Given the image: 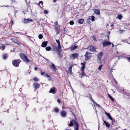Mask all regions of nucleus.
Listing matches in <instances>:
<instances>
[{"instance_id":"1","label":"nucleus","mask_w":130,"mask_h":130,"mask_svg":"<svg viewBox=\"0 0 130 130\" xmlns=\"http://www.w3.org/2000/svg\"><path fill=\"white\" fill-rule=\"evenodd\" d=\"M20 56L21 59L27 63H28L29 62V60L27 58V57L23 54L20 53Z\"/></svg>"},{"instance_id":"2","label":"nucleus","mask_w":130,"mask_h":130,"mask_svg":"<svg viewBox=\"0 0 130 130\" xmlns=\"http://www.w3.org/2000/svg\"><path fill=\"white\" fill-rule=\"evenodd\" d=\"M21 61V60L20 59L15 60H13L12 62V63L14 66L18 67V66Z\"/></svg>"},{"instance_id":"3","label":"nucleus","mask_w":130,"mask_h":130,"mask_svg":"<svg viewBox=\"0 0 130 130\" xmlns=\"http://www.w3.org/2000/svg\"><path fill=\"white\" fill-rule=\"evenodd\" d=\"M73 122L74 123V125L75 127L74 128V130H78L79 129L78 127L79 126L78 123L74 120L73 121Z\"/></svg>"},{"instance_id":"4","label":"nucleus","mask_w":130,"mask_h":130,"mask_svg":"<svg viewBox=\"0 0 130 130\" xmlns=\"http://www.w3.org/2000/svg\"><path fill=\"white\" fill-rule=\"evenodd\" d=\"M85 57V59L87 60L88 59L90 58V54L88 52H86L85 54L84 55Z\"/></svg>"},{"instance_id":"5","label":"nucleus","mask_w":130,"mask_h":130,"mask_svg":"<svg viewBox=\"0 0 130 130\" xmlns=\"http://www.w3.org/2000/svg\"><path fill=\"white\" fill-rule=\"evenodd\" d=\"M78 54L77 53H74L72 54L71 56V58L74 59L77 58L78 56Z\"/></svg>"},{"instance_id":"6","label":"nucleus","mask_w":130,"mask_h":130,"mask_svg":"<svg viewBox=\"0 0 130 130\" xmlns=\"http://www.w3.org/2000/svg\"><path fill=\"white\" fill-rule=\"evenodd\" d=\"M112 44L111 42H109L108 41L104 42L103 43V46L104 47L106 46H108Z\"/></svg>"},{"instance_id":"7","label":"nucleus","mask_w":130,"mask_h":130,"mask_svg":"<svg viewBox=\"0 0 130 130\" xmlns=\"http://www.w3.org/2000/svg\"><path fill=\"white\" fill-rule=\"evenodd\" d=\"M103 53L101 52L99 53L97 58V60L99 61V62H100L101 60V57L103 55Z\"/></svg>"},{"instance_id":"8","label":"nucleus","mask_w":130,"mask_h":130,"mask_svg":"<svg viewBox=\"0 0 130 130\" xmlns=\"http://www.w3.org/2000/svg\"><path fill=\"white\" fill-rule=\"evenodd\" d=\"M67 112L64 111H63L60 112V115L62 117H65L67 115Z\"/></svg>"},{"instance_id":"9","label":"nucleus","mask_w":130,"mask_h":130,"mask_svg":"<svg viewBox=\"0 0 130 130\" xmlns=\"http://www.w3.org/2000/svg\"><path fill=\"white\" fill-rule=\"evenodd\" d=\"M105 114L108 117V119L110 120L112 122L113 121V120L112 118H111L110 114L109 113H107V112H105Z\"/></svg>"},{"instance_id":"10","label":"nucleus","mask_w":130,"mask_h":130,"mask_svg":"<svg viewBox=\"0 0 130 130\" xmlns=\"http://www.w3.org/2000/svg\"><path fill=\"white\" fill-rule=\"evenodd\" d=\"M95 17L93 16H90L89 18H88L87 19L88 22L90 21V20H91L92 22H93L94 20Z\"/></svg>"},{"instance_id":"11","label":"nucleus","mask_w":130,"mask_h":130,"mask_svg":"<svg viewBox=\"0 0 130 130\" xmlns=\"http://www.w3.org/2000/svg\"><path fill=\"white\" fill-rule=\"evenodd\" d=\"M61 51H60V50H58L57 52V54L59 57L62 58L63 55L61 54Z\"/></svg>"},{"instance_id":"12","label":"nucleus","mask_w":130,"mask_h":130,"mask_svg":"<svg viewBox=\"0 0 130 130\" xmlns=\"http://www.w3.org/2000/svg\"><path fill=\"white\" fill-rule=\"evenodd\" d=\"M50 93H52L55 94V89L54 88L52 87L50 89L49 91Z\"/></svg>"},{"instance_id":"13","label":"nucleus","mask_w":130,"mask_h":130,"mask_svg":"<svg viewBox=\"0 0 130 130\" xmlns=\"http://www.w3.org/2000/svg\"><path fill=\"white\" fill-rule=\"evenodd\" d=\"M89 50L91 51L94 52L95 51V49L94 47L93 46H90L89 47Z\"/></svg>"},{"instance_id":"14","label":"nucleus","mask_w":130,"mask_h":130,"mask_svg":"<svg viewBox=\"0 0 130 130\" xmlns=\"http://www.w3.org/2000/svg\"><path fill=\"white\" fill-rule=\"evenodd\" d=\"M47 41H45L43 42L41 45L42 47H45L47 45Z\"/></svg>"},{"instance_id":"15","label":"nucleus","mask_w":130,"mask_h":130,"mask_svg":"<svg viewBox=\"0 0 130 130\" xmlns=\"http://www.w3.org/2000/svg\"><path fill=\"white\" fill-rule=\"evenodd\" d=\"M94 13L98 15L100 14V10L99 9H94Z\"/></svg>"},{"instance_id":"16","label":"nucleus","mask_w":130,"mask_h":130,"mask_svg":"<svg viewBox=\"0 0 130 130\" xmlns=\"http://www.w3.org/2000/svg\"><path fill=\"white\" fill-rule=\"evenodd\" d=\"M50 68L53 70H55V65L53 63H52V64L50 66Z\"/></svg>"},{"instance_id":"17","label":"nucleus","mask_w":130,"mask_h":130,"mask_svg":"<svg viewBox=\"0 0 130 130\" xmlns=\"http://www.w3.org/2000/svg\"><path fill=\"white\" fill-rule=\"evenodd\" d=\"M34 84L35 88L36 89L39 88L40 86V85L38 83H34Z\"/></svg>"},{"instance_id":"18","label":"nucleus","mask_w":130,"mask_h":130,"mask_svg":"<svg viewBox=\"0 0 130 130\" xmlns=\"http://www.w3.org/2000/svg\"><path fill=\"white\" fill-rule=\"evenodd\" d=\"M103 121L105 124L106 126L107 127L109 128L110 127V124L108 122H106L105 121H104V120H103Z\"/></svg>"},{"instance_id":"19","label":"nucleus","mask_w":130,"mask_h":130,"mask_svg":"<svg viewBox=\"0 0 130 130\" xmlns=\"http://www.w3.org/2000/svg\"><path fill=\"white\" fill-rule=\"evenodd\" d=\"M77 46L76 45H72L70 47L71 50L72 51L76 48Z\"/></svg>"},{"instance_id":"20","label":"nucleus","mask_w":130,"mask_h":130,"mask_svg":"<svg viewBox=\"0 0 130 130\" xmlns=\"http://www.w3.org/2000/svg\"><path fill=\"white\" fill-rule=\"evenodd\" d=\"M84 19H80L78 21V23L80 24H82L83 23Z\"/></svg>"},{"instance_id":"21","label":"nucleus","mask_w":130,"mask_h":130,"mask_svg":"<svg viewBox=\"0 0 130 130\" xmlns=\"http://www.w3.org/2000/svg\"><path fill=\"white\" fill-rule=\"evenodd\" d=\"M29 21V19H24L23 21V23H26L28 22Z\"/></svg>"},{"instance_id":"22","label":"nucleus","mask_w":130,"mask_h":130,"mask_svg":"<svg viewBox=\"0 0 130 130\" xmlns=\"http://www.w3.org/2000/svg\"><path fill=\"white\" fill-rule=\"evenodd\" d=\"M53 49L54 51L56 52L58 50L57 49V47L55 46H53Z\"/></svg>"},{"instance_id":"23","label":"nucleus","mask_w":130,"mask_h":130,"mask_svg":"<svg viewBox=\"0 0 130 130\" xmlns=\"http://www.w3.org/2000/svg\"><path fill=\"white\" fill-rule=\"evenodd\" d=\"M81 75H82V76H80L81 77H83L84 76H85V74L84 72V71H81Z\"/></svg>"},{"instance_id":"24","label":"nucleus","mask_w":130,"mask_h":130,"mask_svg":"<svg viewBox=\"0 0 130 130\" xmlns=\"http://www.w3.org/2000/svg\"><path fill=\"white\" fill-rule=\"evenodd\" d=\"M59 25L55 26V30L56 31L59 32V28L58 27Z\"/></svg>"},{"instance_id":"25","label":"nucleus","mask_w":130,"mask_h":130,"mask_svg":"<svg viewBox=\"0 0 130 130\" xmlns=\"http://www.w3.org/2000/svg\"><path fill=\"white\" fill-rule=\"evenodd\" d=\"M73 66V65H72L70 66L69 68V70L70 71V73H71L72 72V67Z\"/></svg>"},{"instance_id":"26","label":"nucleus","mask_w":130,"mask_h":130,"mask_svg":"<svg viewBox=\"0 0 130 130\" xmlns=\"http://www.w3.org/2000/svg\"><path fill=\"white\" fill-rule=\"evenodd\" d=\"M108 96L112 102H114V99L110 94H108Z\"/></svg>"},{"instance_id":"27","label":"nucleus","mask_w":130,"mask_h":130,"mask_svg":"<svg viewBox=\"0 0 130 130\" xmlns=\"http://www.w3.org/2000/svg\"><path fill=\"white\" fill-rule=\"evenodd\" d=\"M51 48L50 46H48L46 47L45 49L46 51H49L51 50Z\"/></svg>"},{"instance_id":"28","label":"nucleus","mask_w":130,"mask_h":130,"mask_svg":"<svg viewBox=\"0 0 130 130\" xmlns=\"http://www.w3.org/2000/svg\"><path fill=\"white\" fill-rule=\"evenodd\" d=\"M44 77H47V78L49 79V80L50 79H51L50 77V76L49 75H48L47 74H44Z\"/></svg>"},{"instance_id":"29","label":"nucleus","mask_w":130,"mask_h":130,"mask_svg":"<svg viewBox=\"0 0 130 130\" xmlns=\"http://www.w3.org/2000/svg\"><path fill=\"white\" fill-rule=\"evenodd\" d=\"M122 15L121 14H119L118 15L117 17V18L119 20H121L122 18Z\"/></svg>"},{"instance_id":"30","label":"nucleus","mask_w":130,"mask_h":130,"mask_svg":"<svg viewBox=\"0 0 130 130\" xmlns=\"http://www.w3.org/2000/svg\"><path fill=\"white\" fill-rule=\"evenodd\" d=\"M5 47L4 46L2 45V46H0V49L2 50H4L5 48Z\"/></svg>"},{"instance_id":"31","label":"nucleus","mask_w":130,"mask_h":130,"mask_svg":"<svg viewBox=\"0 0 130 130\" xmlns=\"http://www.w3.org/2000/svg\"><path fill=\"white\" fill-rule=\"evenodd\" d=\"M89 99L90 100V101H92L93 103L95 102L94 101V100H93L91 96H90V97H89Z\"/></svg>"},{"instance_id":"32","label":"nucleus","mask_w":130,"mask_h":130,"mask_svg":"<svg viewBox=\"0 0 130 130\" xmlns=\"http://www.w3.org/2000/svg\"><path fill=\"white\" fill-rule=\"evenodd\" d=\"M7 54H5V55H3V58L4 59H5L7 58Z\"/></svg>"},{"instance_id":"33","label":"nucleus","mask_w":130,"mask_h":130,"mask_svg":"<svg viewBox=\"0 0 130 130\" xmlns=\"http://www.w3.org/2000/svg\"><path fill=\"white\" fill-rule=\"evenodd\" d=\"M72 120V121L69 123V125L70 126H72L73 125H74V123L73 122V121Z\"/></svg>"},{"instance_id":"34","label":"nucleus","mask_w":130,"mask_h":130,"mask_svg":"<svg viewBox=\"0 0 130 130\" xmlns=\"http://www.w3.org/2000/svg\"><path fill=\"white\" fill-rule=\"evenodd\" d=\"M85 68V66H82L81 68V71H84V70Z\"/></svg>"},{"instance_id":"35","label":"nucleus","mask_w":130,"mask_h":130,"mask_svg":"<svg viewBox=\"0 0 130 130\" xmlns=\"http://www.w3.org/2000/svg\"><path fill=\"white\" fill-rule=\"evenodd\" d=\"M38 38L40 39H42L43 38V36L41 34L39 35L38 36Z\"/></svg>"},{"instance_id":"36","label":"nucleus","mask_w":130,"mask_h":130,"mask_svg":"<svg viewBox=\"0 0 130 130\" xmlns=\"http://www.w3.org/2000/svg\"><path fill=\"white\" fill-rule=\"evenodd\" d=\"M54 111L56 113L58 112V111H59L58 109L56 108H54Z\"/></svg>"},{"instance_id":"37","label":"nucleus","mask_w":130,"mask_h":130,"mask_svg":"<svg viewBox=\"0 0 130 130\" xmlns=\"http://www.w3.org/2000/svg\"><path fill=\"white\" fill-rule=\"evenodd\" d=\"M33 80H34L35 81H39V79L36 77L34 78H33Z\"/></svg>"},{"instance_id":"38","label":"nucleus","mask_w":130,"mask_h":130,"mask_svg":"<svg viewBox=\"0 0 130 130\" xmlns=\"http://www.w3.org/2000/svg\"><path fill=\"white\" fill-rule=\"evenodd\" d=\"M57 48L58 50H59L60 49V51H61V49L60 45H58V46L57 47Z\"/></svg>"},{"instance_id":"39","label":"nucleus","mask_w":130,"mask_h":130,"mask_svg":"<svg viewBox=\"0 0 130 130\" xmlns=\"http://www.w3.org/2000/svg\"><path fill=\"white\" fill-rule=\"evenodd\" d=\"M94 106L95 105L96 106H98V107H101L100 106V105H99V104H98L97 103H96L95 102L94 103Z\"/></svg>"},{"instance_id":"40","label":"nucleus","mask_w":130,"mask_h":130,"mask_svg":"<svg viewBox=\"0 0 130 130\" xmlns=\"http://www.w3.org/2000/svg\"><path fill=\"white\" fill-rule=\"evenodd\" d=\"M54 26H56L57 25H58V23L57 21H56L55 22H54Z\"/></svg>"},{"instance_id":"41","label":"nucleus","mask_w":130,"mask_h":130,"mask_svg":"<svg viewBox=\"0 0 130 130\" xmlns=\"http://www.w3.org/2000/svg\"><path fill=\"white\" fill-rule=\"evenodd\" d=\"M103 66V65H100L99 67L98 68V70H100L101 69L102 67Z\"/></svg>"},{"instance_id":"42","label":"nucleus","mask_w":130,"mask_h":130,"mask_svg":"<svg viewBox=\"0 0 130 130\" xmlns=\"http://www.w3.org/2000/svg\"><path fill=\"white\" fill-rule=\"evenodd\" d=\"M56 42L58 43V45H60L59 41V40H56Z\"/></svg>"},{"instance_id":"43","label":"nucleus","mask_w":130,"mask_h":130,"mask_svg":"<svg viewBox=\"0 0 130 130\" xmlns=\"http://www.w3.org/2000/svg\"><path fill=\"white\" fill-rule=\"evenodd\" d=\"M43 4V2L42 1H40L39 2V4L40 6V5H42Z\"/></svg>"},{"instance_id":"44","label":"nucleus","mask_w":130,"mask_h":130,"mask_svg":"<svg viewBox=\"0 0 130 130\" xmlns=\"http://www.w3.org/2000/svg\"><path fill=\"white\" fill-rule=\"evenodd\" d=\"M69 23L70 25H73L74 24V22L72 21H70Z\"/></svg>"},{"instance_id":"45","label":"nucleus","mask_w":130,"mask_h":130,"mask_svg":"<svg viewBox=\"0 0 130 130\" xmlns=\"http://www.w3.org/2000/svg\"><path fill=\"white\" fill-rule=\"evenodd\" d=\"M44 14H47L48 13V12L47 10H44Z\"/></svg>"},{"instance_id":"46","label":"nucleus","mask_w":130,"mask_h":130,"mask_svg":"<svg viewBox=\"0 0 130 130\" xmlns=\"http://www.w3.org/2000/svg\"><path fill=\"white\" fill-rule=\"evenodd\" d=\"M85 64L86 63L85 62L81 63V64L82 65V66H85Z\"/></svg>"},{"instance_id":"47","label":"nucleus","mask_w":130,"mask_h":130,"mask_svg":"<svg viewBox=\"0 0 130 130\" xmlns=\"http://www.w3.org/2000/svg\"><path fill=\"white\" fill-rule=\"evenodd\" d=\"M92 38L93 40H94L95 41H96V38L95 36H93L92 37Z\"/></svg>"},{"instance_id":"48","label":"nucleus","mask_w":130,"mask_h":130,"mask_svg":"<svg viewBox=\"0 0 130 130\" xmlns=\"http://www.w3.org/2000/svg\"><path fill=\"white\" fill-rule=\"evenodd\" d=\"M124 31L123 30H119V32L120 34H121L122 33V31Z\"/></svg>"},{"instance_id":"49","label":"nucleus","mask_w":130,"mask_h":130,"mask_svg":"<svg viewBox=\"0 0 130 130\" xmlns=\"http://www.w3.org/2000/svg\"><path fill=\"white\" fill-rule=\"evenodd\" d=\"M110 33V32L109 31L108 32V35L107 36V38L108 39V40H109V35Z\"/></svg>"},{"instance_id":"50","label":"nucleus","mask_w":130,"mask_h":130,"mask_svg":"<svg viewBox=\"0 0 130 130\" xmlns=\"http://www.w3.org/2000/svg\"><path fill=\"white\" fill-rule=\"evenodd\" d=\"M57 102L58 103H60V100L59 99H58L57 100Z\"/></svg>"},{"instance_id":"51","label":"nucleus","mask_w":130,"mask_h":130,"mask_svg":"<svg viewBox=\"0 0 130 130\" xmlns=\"http://www.w3.org/2000/svg\"><path fill=\"white\" fill-rule=\"evenodd\" d=\"M17 43L18 44H21L20 42L19 41H17Z\"/></svg>"},{"instance_id":"52","label":"nucleus","mask_w":130,"mask_h":130,"mask_svg":"<svg viewBox=\"0 0 130 130\" xmlns=\"http://www.w3.org/2000/svg\"><path fill=\"white\" fill-rule=\"evenodd\" d=\"M41 75H43L44 74V72H41Z\"/></svg>"},{"instance_id":"53","label":"nucleus","mask_w":130,"mask_h":130,"mask_svg":"<svg viewBox=\"0 0 130 130\" xmlns=\"http://www.w3.org/2000/svg\"><path fill=\"white\" fill-rule=\"evenodd\" d=\"M38 69V68H37L36 67H35V68H34V70L36 71V70H37Z\"/></svg>"},{"instance_id":"54","label":"nucleus","mask_w":130,"mask_h":130,"mask_svg":"<svg viewBox=\"0 0 130 130\" xmlns=\"http://www.w3.org/2000/svg\"><path fill=\"white\" fill-rule=\"evenodd\" d=\"M43 58L45 59L47 61H48V59L44 57H43Z\"/></svg>"},{"instance_id":"55","label":"nucleus","mask_w":130,"mask_h":130,"mask_svg":"<svg viewBox=\"0 0 130 130\" xmlns=\"http://www.w3.org/2000/svg\"><path fill=\"white\" fill-rule=\"evenodd\" d=\"M127 59L130 60V57H127Z\"/></svg>"},{"instance_id":"56","label":"nucleus","mask_w":130,"mask_h":130,"mask_svg":"<svg viewBox=\"0 0 130 130\" xmlns=\"http://www.w3.org/2000/svg\"><path fill=\"white\" fill-rule=\"evenodd\" d=\"M22 90V88H20V89H19V90L20 91H21Z\"/></svg>"},{"instance_id":"57","label":"nucleus","mask_w":130,"mask_h":130,"mask_svg":"<svg viewBox=\"0 0 130 130\" xmlns=\"http://www.w3.org/2000/svg\"><path fill=\"white\" fill-rule=\"evenodd\" d=\"M4 6L6 7H9V6L8 5H7V6H6L4 5V6Z\"/></svg>"},{"instance_id":"58","label":"nucleus","mask_w":130,"mask_h":130,"mask_svg":"<svg viewBox=\"0 0 130 130\" xmlns=\"http://www.w3.org/2000/svg\"><path fill=\"white\" fill-rule=\"evenodd\" d=\"M113 24H112L111 25V27H112L113 26Z\"/></svg>"},{"instance_id":"59","label":"nucleus","mask_w":130,"mask_h":130,"mask_svg":"<svg viewBox=\"0 0 130 130\" xmlns=\"http://www.w3.org/2000/svg\"><path fill=\"white\" fill-rule=\"evenodd\" d=\"M56 1V0H53V2L55 3Z\"/></svg>"},{"instance_id":"60","label":"nucleus","mask_w":130,"mask_h":130,"mask_svg":"<svg viewBox=\"0 0 130 130\" xmlns=\"http://www.w3.org/2000/svg\"><path fill=\"white\" fill-rule=\"evenodd\" d=\"M112 47H113L114 46V45L113 44H112Z\"/></svg>"},{"instance_id":"61","label":"nucleus","mask_w":130,"mask_h":130,"mask_svg":"<svg viewBox=\"0 0 130 130\" xmlns=\"http://www.w3.org/2000/svg\"><path fill=\"white\" fill-rule=\"evenodd\" d=\"M128 43L130 45V43Z\"/></svg>"},{"instance_id":"62","label":"nucleus","mask_w":130,"mask_h":130,"mask_svg":"<svg viewBox=\"0 0 130 130\" xmlns=\"http://www.w3.org/2000/svg\"><path fill=\"white\" fill-rule=\"evenodd\" d=\"M23 12V13H25Z\"/></svg>"},{"instance_id":"63","label":"nucleus","mask_w":130,"mask_h":130,"mask_svg":"<svg viewBox=\"0 0 130 130\" xmlns=\"http://www.w3.org/2000/svg\"><path fill=\"white\" fill-rule=\"evenodd\" d=\"M102 109H103V108H102Z\"/></svg>"},{"instance_id":"64","label":"nucleus","mask_w":130,"mask_h":130,"mask_svg":"<svg viewBox=\"0 0 130 130\" xmlns=\"http://www.w3.org/2000/svg\"><path fill=\"white\" fill-rule=\"evenodd\" d=\"M117 53H118V52H117Z\"/></svg>"}]
</instances>
